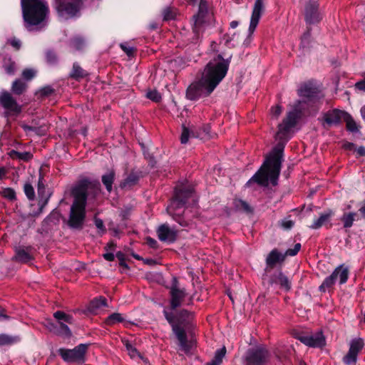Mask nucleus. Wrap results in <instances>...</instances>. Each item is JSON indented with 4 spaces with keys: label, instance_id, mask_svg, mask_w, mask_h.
Listing matches in <instances>:
<instances>
[{
    "label": "nucleus",
    "instance_id": "obj_43",
    "mask_svg": "<svg viewBox=\"0 0 365 365\" xmlns=\"http://www.w3.org/2000/svg\"><path fill=\"white\" fill-rule=\"evenodd\" d=\"M226 354V348L223 346L221 349H217L214 358L210 361L215 365H220L222 362V359Z\"/></svg>",
    "mask_w": 365,
    "mask_h": 365
},
{
    "label": "nucleus",
    "instance_id": "obj_44",
    "mask_svg": "<svg viewBox=\"0 0 365 365\" xmlns=\"http://www.w3.org/2000/svg\"><path fill=\"white\" fill-rule=\"evenodd\" d=\"M141 148L143 150V153L144 158L148 160V165L151 168H154L156 165V160L155 159V157L149 151V150L145 148V146L143 144H141Z\"/></svg>",
    "mask_w": 365,
    "mask_h": 365
},
{
    "label": "nucleus",
    "instance_id": "obj_19",
    "mask_svg": "<svg viewBox=\"0 0 365 365\" xmlns=\"http://www.w3.org/2000/svg\"><path fill=\"white\" fill-rule=\"evenodd\" d=\"M47 328L53 334L59 336L63 339H70L72 336V331L68 325L63 322L56 321L53 322L48 321L47 323Z\"/></svg>",
    "mask_w": 365,
    "mask_h": 365
},
{
    "label": "nucleus",
    "instance_id": "obj_33",
    "mask_svg": "<svg viewBox=\"0 0 365 365\" xmlns=\"http://www.w3.org/2000/svg\"><path fill=\"white\" fill-rule=\"evenodd\" d=\"M107 305V299L101 297L100 298H95L89 303L87 309L91 313L96 312L99 308L106 307Z\"/></svg>",
    "mask_w": 365,
    "mask_h": 365
},
{
    "label": "nucleus",
    "instance_id": "obj_10",
    "mask_svg": "<svg viewBox=\"0 0 365 365\" xmlns=\"http://www.w3.org/2000/svg\"><path fill=\"white\" fill-rule=\"evenodd\" d=\"M293 335L295 339L311 348L322 349L326 346V338L322 330L314 334L295 331Z\"/></svg>",
    "mask_w": 365,
    "mask_h": 365
},
{
    "label": "nucleus",
    "instance_id": "obj_42",
    "mask_svg": "<svg viewBox=\"0 0 365 365\" xmlns=\"http://www.w3.org/2000/svg\"><path fill=\"white\" fill-rule=\"evenodd\" d=\"M124 346H125L128 354L131 358H135V356H138L139 358L143 359L141 354L138 351V349L134 347L131 343L128 340L123 341Z\"/></svg>",
    "mask_w": 365,
    "mask_h": 365
},
{
    "label": "nucleus",
    "instance_id": "obj_11",
    "mask_svg": "<svg viewBox=\"0 0 365 365\" xmlns=\"http://www.w3.org/2000/svg\"><path fill=\"white\" fill-rule=\"evenodd\" d=\"M269 358V352L267 348L258 346L247 350L244 356L245 365H264Z\"/></svg>",
    "mask_w": 365,
    "mask_h": 365
},
{
    "label": "nucleus",
    "instance_id": "obj_13",
    "mask_svg": "<svg viewBox=\"0 0 365 365\" xmlns=\"http://www.w3.org/2000/svg\"><path fill=\"white\" fill-rule=\"evenodd\" d=\"M285 252H280L278 249H272L267 255L265 258V268L264 269V274L262 275V279H265V276L270 271L278 265H282L286 259Z\"/></svg>",
    "mask_w": 365,
    "mask_h": 365
},
{
    "label": "nucleus",
    "instance_id": "obj_1",
    "mask_svg": "<svg viewBox=\"0 0 365 365\" xmlns=\"http://www.w3.org/2000/svg\"><path fill=\"white\" fill-rule=\"evenodd\" d=\"M170 295V309L175 312H169L167 308L163 311L165 319L171 327L172 331L175 334L179 342L180 349L185 352L188 353L191 350V343L188 341L186 329L190 328V317L192 312L179 308L186 297V291L184 288H179V281L176 277H173L171 284L169 287Z\"/></svg>",
    "mask_w": 365,
    "mask_h": 365
},
{
    "label": "nucleus",
    "instance_id": "obj_38",
    "mask_svg": "<svg viewBox=\"0 0 365 365\" xmlns=\"http://www.w3.org/2000/svg\"><path fill=\"white\" fill-rule=\"evenodd\" d=\"M61 217V213L57 208L53 209L51 213L44 219L43 222L48 224L52 223L53 225L58 224L60 218Z\"/></svg>",
    "mask_w": 365,
    "mask_h": 365
},
{
    "label": "nucleus",
    "instance_id": "obj_26",
    "mask_svg": "<svg viewBox=\"0 0 365 365\" xmlns=\"http://www.w3.org/2000/svg\"><path fill=\"white\" fill-rule=\"evenodd\" d=\"M211 127L209 124H205L202 126L199 130L192 129V138H200L202 140H208L212 138L210 133Z\"/></svg>",
    "mask_w": 365,
    "mask_h": 365
},
{
    "label": "nucleus",
    "instance_id": "obj_37",
    "mask_svg": "<svg viewBox=\"0 0 365 365\" xmlns=\"http://www.w3.org/2000/svg\"><path fill=\"white\" fill-rule=\"evenodd\" d=\"M364 342L361 338L354 339L350 343L349 351L358 355L360 351L364 348Z\"/></svg>",
    "mask_w": 365,
    "mask_h": 365
},
{
    "label": "nucleus",
    "instance_id": "obj_22",
    "mask_svg": "<svg viewBox=\"0 0 365 365\" xmlns=\"http://www.w3.org/2000/svg\"><path fill=\"white\" fill-rule=\"evenodd\" d=\"M158 239L168 244L173 243L177 240V232L170 229L168 224H163L157 229Z\"/></svg>",
    "mask_w": 365,
    "mask_h": 365
},
{
    "label": "nucleus",
    "instance_id": "obj_7",
    "mask_svg": "<svg viewBox=\"0 0 365 365\" xmlns=\"http://www.w3.org/2000/svg\"><path fill=\"white\" fill-rule=\"evenodd\" d=\"M89 346V344H80L73 349L60 348L58 353L66 363L83 364Z\"/></svg>",
    "mask_w": 365,
    "mask_h": 365
},
{
    "label": "nucleus",
    "instance_id": "obj_40",
    "mask_svg": "<svg viewBox=\"0 0 365 365\" xmlns=\"http://www.w3.org/2000/svg\"><path fill=\"white\" fill-rule=\"evenodd\" d=\"M356 214L355 212H344L341 217L344 228H349L353 225Z\"/></svg>",
    "mask_w": 365,
    "mask_h": 365
},
{
    "label": "nucleus",
    "instance_id": "obj_45",
    "mask_svg": "<svg viewBox=\"0 0 365 365\" xmlns=\"http://www.w3.org/2000/svg\"><path fill=\"white\" fill-rule=\"evenodd\" d=\"M311 31L312 29L309 26L307 27V31L304 33L301 38V45L303 48H307L311 43Z\"/></svg>",
    "mask_w": 365,
    "mask_h": 365
},
{
    "label": "nucleus",
    "instance_id": "obj_36",
    "mask_svg": "<svg viewBox=\"0 0 365 365\" xmlns=\"http://www.w3.org/2000/svg\"><path fill=\"white\" fill-rule=\"evenodd\" d=\"M18 336H11L6 334H0V346L12 345L20 341Z\"/></svg>",
    "mask_w": 365,
    "mask_h": 365
},
{
    "label": "nucleus",
    "instance_id": "obj_27",
    "mask_svg": "<svg viewBox=\"0 0 365 365\" xmlns=\"http://www.w3.org/2000/svg\"><path fill=\"white\" fill-rule=\"evenodd\" d=\"M104 323L107 326H113L116 323H123L125 326L130 324V321L126 320L120 313H112L108 315L104 320Z\"/></svg>",
    "mask_w": 365,
    "mask_h": 365
},
{
    "label": "nucleus",
    "instance_id": "obj_28",
    "mask_svg": "<svg viewBox=\"0 0 365 365\" xmlns=\"http://www.w3.org/2000/svg\"><path fill=\"white\" fill-rule=\"evenodd\" d=\"M88 75V72L82 68L77 62L73 63L72 69L69 73L70 78L79 81L81 79L86 77Z\"/></svg>",
    "mask_w": 365,
    "mask_h": 365
},
{
    "label": "nucleus",
    "instance_id": "obj_32",
    "mask_svg": "<svg viewBox=\"0 0 365 365\" xmlns=\"http://www.w3.org/2000/svg\"><path fill=\"white\" fill-rule=\"evenodd\" d=\"M27 87L25 82L18 78L12 83L11 91L14 95L20 96L26 91Z\"/></svg>",
    "mask_w": 365,
    "mask_h": 365
},
{
    "label": "nucleus",
    "instance_id": "obj_8",
    "mask_svg": "<svg viewBox=\"0 0 365 365\" xmlns=\"http://www.w3.org/2000/svg\"><path fill=\"white\" fill-rule=\"evenodd\" d=\"M82 0H55L54 8L59 16L68 19L79 13Z\"/></svg>",
    "mask_w": 365,
    "mask_h": 365
},
{
    "label": "nucleus",
    "instance_id": "obj_63",
    "mask_svg": "<svg viewBox=\"0 0 365 365\" xmlns=\"http://www.w3.org/2000/svg\"><path fill=\"white\" fill-rule=\"evenodd\" d=\"M146 244L151 248L156 249L158 247V243L156 241V240L150 237H146Z\"/></svg>",
    "mask_w": 365,
    "mask_h": 365
},
{
    "label": "nucleus",
    "instance_id": "obj_62",
    "mask_svg": "<svg viewBox=\"0 0 365 365\" xmlns=\"http://www.w3.org/2000/svg\"><path fill=\"white\" fill-rule=\"evenodd\" d=\"M33 158V155L30 152L20 153L18 156V159L24 161H29Z\"/></svg>",
    "mask_w": 365,
    "mask_h": 365
},
{
    "label": "nucleus",
    "instance_id": "obj_59",
    "mask_svg": "<svg viewBox=\"0 0 365 365\" xmlns=\"http://www.w3.org/2000/svg\"><path fill=\"white\" fill-rule=\"evenodd\" d=\"M94 223L96 227L99 230V232H101V234H104L106 232V229L104 226L103 221L100 219L95 217L94 218Z\"/></svg>",
    "mask_w": 365,
    "mask_h": 365
},
{
    "label": "nucleus",
    "instance_id": "obj_21",
    "mask_svg": "<svg viewBox=\"0 0 365 365\" xmlns=\"http://www.w3.org/2000/svg\"><path fill=\"white\" fill-rule=\"evenodd\" d=\"M264 0H255L249 26L250 34H253L256 29L264 11Z\"/></svg>",
    "mask_w": 365,
    "mask_h": 365
},
{
    "label": "nucleus",
    "instance_id": "obj_61",
    "mask_svg": "<svg viewBox=\"0 0 365 365\" xmlns=\"http://www.w3.org/2000/svg\"><path fill=\"white\" fill-rule=\"evenodd\" d=\"M8 42L9 43V44L13 46L15 50L18 51L20 49L21 46V41L19 40L18 38H13L10 40L8 41Z\"/></svg>",
    "mask_w": 365,
    "mask_h": 365
},
{
    "label": "nucleus",
    "instance_id": "obj_16",
    "mask_svg": "<svg viewBox=\"0 0 365 365\" xmlns=\"http://www.w3.org/2000/svg\"><path fill=\"white\" fill-rule=\"evenodd\" d=\"M269 286L278 284L280 289L289 292L292 289V282L289 278L283 273L282 269H276L273 273L265 276V279Z\"/></svg>",
    "mask_w": 365,
    "mask_h": 365
},
{
    "label": "nucleus",
    "instance_id": "obj_58",
    "mask_svg": "<svg viewBox=\"0 0 365 365\" xmlns=\"http://www.w3.org/2000/svg\"><path fill=\"white\" fill-rule=\"evenodd\" d=\"M301 244L300 243H297L294 245V248L292 249H288L286 250L285 252V255L286 256H291V257H293V256H295L297 255V253L299 252L300 249H301Z\"/></svg>",
    "mask_w": 365,
    "mask_h": 365
},
{
    "label": "nucleus",
    "instance_id": "obj_49",
    "mask_svg": "<svg viewBox=\"0 0 365 365\" xmlns=\"http://www.w3.org/2000/svg\"><path fill=\"white\" fill-rule=\"evenodd\" d=\"M24 191L29 200H34L35 198V192L31 184L27 182L24 186Z\"/></svg>",
    "mask_w": 365,
    "mask_h": 365
},
{
    "label": "nucleus",
    "instance_id": "obj_2",
    "mask_svg": "<svg viewBox=\"0 0 365 365\" xmlns=\"http://www.w3.org/2000/svg\"><path fill=\"white\" fill-rule=\"evenodd\" d=\"M101 192V185L97 179L83 178L72 186L70 195L73 200L66 222L70 229L81 230L83 228L86 220L87 201L96 200Z\"/></svg>",
    "mask_w": 365,
    "mask_h": 365
},
{
    "label": "nucleus",
    "instance_id": "obj_4",
    "mask_svg": "<svg viewBox=\"0 0 365 365\" xmlns=\"http://www.w3.org/2000/svg\"><path fill=\"white\" fill-rule=\"evenodd\" d=\"M284 143H278L265 158V160L259 170L246 182L245 187H250L253 183L266 187L269 182L276 186L281 172L282 163L284 157Z\"/></svg>",
    "mask_w": 365,
    "mask_h": 365
},
{
    "label": "nucleus",
    "instance_id": "obj_55",
    "mask_svg": "<svg viewBox=\"0 0 365 365\" xmlns=\"http://www.w3.org/2000/svg\"><path fill=\"white\" fill-rule=\"evenodd\" d=\"M146 97L156 103L161 100V96L156 90L148 91L146 94Z\"/></svg>",
    "mask_w": 365,
    "mask_h": 365
},
{
    "label": "nucleus",
    "instance_id": "obj_64",
    "mask_svg": "<svg viewBox=\"0 0 365 365\" xmlns=\"http://www.w3.org/2000/svg\"><path fill=\"white\" fill-rule=\"evenodd\" d=\"M21 128L26 133H30V132L35 133L37 126H33V125H29L26 124H23V125H21Z\"/></svg>",
    "mask_w": 365,
    "mask_h": 365
},
{
    "label": "nucleus",
    "instance_id": "obj_5",
    "mask_svg": "<svg viewBox=\"0 0 365 365\" xmlns=\"http://www.w3.org/2000/svg\"><path fill=\"white\" fill-rule=\"evenodd\" d=\"M24 26L31 30L34 26L43 25L49 15V8L43 0H21Z\"/></svg>",
    "mask_w": 365,
    "mask_h": 365
},
{
    "label": "nucleus",
    "instance_id": "obj_34",
    "mask_svg": "<svg viewBox=\"0 0 365 365\" xmlns=\"http://www.w3.org/2000/svg\"><path fill=\"white\" fill-rule=\"evenodd\" d=\"M2 67L8 75H14L16 72V63L10 56H6L4 57Z\"/></svg>",
    "mask_w": 365,
    "mask_h": 365
},
{
    "label": "nucleus",
    "instance_id": "obj_30",
    "mask_svg": "<svg viewBox=\"0 0 365 365\" xmlns=\"http://www.w3.org/2000/svg\"><path fill=\"white\" fill-rule=\"evenodd\" d=\"M86 46V38L81 35L74 36L69 41V46L74 48L76 51H83Z\"/></svg>",
    "mask_w": 365,
    "mask_h": 365
},
{
    "label": "nucleus",
    "instance_id": "obj_31",
    "mask_svg": "<svg viewBox=\"0 0 365 365\" xmlns=\"http://www.w3.org/2000/svg\"><path fill=\"white\" fill-rule=\"evenodd\" d=\"M115 178V173L114 170H110L101 177V180L106 190L110 192L113 190V184Z\"/></svg>",
    "mask_w": 365,
    "mask_h": 365
},
{
    "label": "nucleus",
    "instance_id": "obj_60",
    "mask_svg": "<svg viewBox=\"0 0 365 365\" xmlns=\"http://www.w3.org/2000/svg\"><path fill=\"white\" fill-rule=\"evenodd\" d=\"M120 47L128 56H133L135 53V49L133 47L128 46L125 43H121Z\"/></svg>",
    "mask_w": 365,
    "mask_h": 365
},
{
    "label": "nucleus",
    "instance_id": "obj_51",
    "mask_svg": "<svg viewBox=\"0 0 365 365\" xmlns=\"http://www.w3.org/2000/svg\"><path fill=\"white\" fill-rule=\"evenodd\" d=\"M46 58L48 63L56 65L58 63V56L53 51H48L46 53Z\"/></svg>",
    "mask_w": 365,
    "mask_h": 365
},
{
    "label": "nucleus",
    "instance_id": "obj_39",
    "mask_svg": "<svg viewBox=\"0 0 365 365\" xmlns=\"http://www.w3.org/2000/svg\"><path fill=\"white\" fill-rule=\"evenodd\" d=\"M234 205L238 210H242L247 214L253 212L252 207L246 201L242 199H235L234 200Z\"/></svg>",
    "mask_w": 365,
    "mask_h": 365
},
{
    "label": "nucleus",
    "instance_id": "obj_9",
    "mask_svg": "<svg viewBox=\"0 0 365 365\" xmlns=\"http://www.w3.org/2000/svg\"><path fill=\"white\" fill-rule=\"evenodd\" d=\"M349 276V269L345 266L344 264H340L336 267L332 273L327 277L322 284L319 287V290L321 292H325L327 289L331 288L336 283V279L339 278V284H345Z\"/></svg>",
    "mask_w": 365,
    "mask_h": 365
},
{
    "label": "nucleus",
    "instance_id": "obj_12",
    "mask_svg": "<svg viewBox=\"0 0 365 365\" xmlns=\"http://www.w3.org/2000/svg\"><path fill=\"white\" fill-rule=\"evenodd\" d=\"M0 105L5 109L4 113L5 118H9L12 115L17 116L21 113V106L8 91L1 93Z\"/></svg>",
    "mask_w": 365,
    "mask_h": 365
},
{
    "label": "nucleus",
    "instance_id": "obj_29",
    "mask_svg": "<svg viewBox=\"0 0 365 365\" xmlns=\"http://www.w3.org/2000/svg\"><path fill=\"white\" fill-rule=\"evenodd\" d=\"M343 121L346 123V128L347 131L356 133L360 131V125H359L353 117L348 112H346Z\"/></svg>",
    "mask_w": 365,
    "mask_h": 365
},
{
    "label": "nucleus",
    "instance_id": "obj_48",
    "mask_svg": "<svg viewBox=\"0 0 365 365\" xmlns=\"http://www.w3.org/2000/svg\"><path fill=\"white\" fill-rule=\"evenodd\" d=\"M1 193L4 197H5L9 200L13 201L16 199V192L13 188H11V187L4 188Z\"/></svg>",
    "mask_w": 365,
    "mask_h": 365
},
{
    "label": "nucleus",
    "instance_id": "obj_3",
    "mask_svg": "<svg viewBox=\"0 0 365 365\" xmlns=\"http://www.w3.org/2000/svg\"><path fill=\"white\" fill-rule=\"evenodd\" d=\"M231 57L224 58L218 54L205 66L201 77L192 83L186 90V97L190 101H197L211 95L226 76Z\"/></svg>",
    "mask_w": 365,
    "mask_h": 365
},
{
    "label": "nucleus",
    "instance_id": "obj_41",
    "mask_svg": "<svg viewBox=\"0 0 365 365\" xmlns=\"http://www.w3.org/2000/svg\"><path fill=\"white\" fill-rule=\"evenodd\" d=\"M52 195V192L48 191V194L44 197H38V210L34 214V216H38L42 212L44 207L48 205V201L50 200L51 196Z\"/></svg>",
    "mask_w": 365,
    "mask_h": 365
},
{
    "label": "nucleus",
    "instance_id": "obj_14",
    "mask_svg": "<svg viewBox=\"0 0 365 365\" xmlns=\"http://www.w3.org/2000/svg\"><path fill=\"white\" fill-rule=\"evenodd\" d=\"M319 4L316 0H309L304 5V21L307 24H316L322 19L319 11Z\"/></svg>",
    "mask_w": 365,
    "mask_h": 365
},
{
    "label": "nucleus",
    "instance_id": "obj_20",
    "mask_svg": "<svg viewBox=\"0 0 365 365\" xmlns=\"http://www.w3.org/2000/svg\"><path fill=\"white\" fill-rule=\"evenodd\" d=\"M208 12L207 4L204 0H200L199 6H198V12L195 15L193 16L192 19L194 20V24L192 27L193 32L195 34H198L200 32V27L205 22V18Z\"/></svg>",
    "mask_w": 365,
    "mask_h": 365
},
{
    "label": "nucleus",
    "instance_id": "obj_15",
    "mask_svg": "<svg viewBox=\"0 0 365 365\" xmlns=\"http://www.w3.org/2000/svg\"><path fill=\"white\" fill-rule=\"evenodd\" d=\"M300 115L301 111L297 109L287 113L286 118H284L282 123L278 126L277 135L280 139L286 135L292 128L297 125Z\"/></svg>",
    "mask_w": 365,
    "mask_h": 365
},
{
    "label": "nucleus",
    "instance_id": "obj_57",
    "mask_svg": "<svg viewBox=\"0 0 365 365\" xmlns=\"http://www.w3.org/2000/svg\"><path fill=\"white\" fill-rule=\"evenodd\" d=\"M35 76V71L31 68H26L22 72V77L26 81H31Z\"/></svg>",
    "mask_w": 365,
    "mask_h": 365
},
{
    "label": "nucleus",
    "instance_id": "obj_50",
    "mask_svg": "<svg viewBox=\"0 0 365 365\" xmlns=\"http://www.w3.org/2000/svg\"><path fill=\"white\" fill-rule=\"evenodd\" d=\"M54 93L55 89L53 88L51 86H46L41 88L38 91V94L41 98L48 97L53 95Z\"/></svg>",
    "mask_w": 365,
    "mask_h": 365
},
{
    "label": "nucleus",
    "instance_id": "obj_6",
    "mask_svg": "<svg viewBox=\"0 0 365 365\" xmlns=\"http://www.w3.org/2000/svg\"><path fill=\"white\" fill-rule=\"evenodd\" d=\"M297 94L301 98L298 101L309 106H313L323 99L324 95L321 87L313 80L308 81L301 84L297 90Z\"/></svg>",
    "mask_w": 365,
    "mask_h": 365
},
{
    "label": "nucleus",
    "instance_id": "obj_24",
    "mask_svg": "<svg viewBox=\"0 0 365 365\" xmlns=\"http://www.w3.org/2000/svg\"><path fill=\"white\" fill-rule=\"evenodd\" d=\"M140 176L139 173L132 171L129 173L125 179L120 184V187L125 190H131L134 186L138 185Z\"/></svg>",
    "mask_w": 365,
    "mask_h": 365
},
{
    "label": "nucleus",
    "instance_id": "obj_53",
    "mask_svg": "<svg viewBox=\"0 0 365 365\" xmlns=\"http://www.w3.org/2000/svg\"><path fill=\"white\" fill-rule=\"evenodd\" d=\"M173 220L178 222L181 227H186L189 225V222L186 220L183 215L178 214L172 215Z\"/></svg>",
    "mask_w": 365,
    "mask_h": 365
},
{
    "label": "nucleus",
    "instance_id": "obj_23",
    "mask_svg": "<svg viewBox=\"0 0 365 365\" xmlns=\"http://www.w3.org/2000/svg\"><path fill=\"white\" fill-rule=\"evenodd\" d=\"M193 190L190 187L176 188L174 193V200L177 202L178 207H183L191 197Z\"/></svg>",
    "mask_w": 365,
    "mask_h": 365
},
{
    "label": "nucleus",
    "instance_id": "obj_54",
    "mask_svg": "<svg viewBox=\"0 0 365 365\" xmlns=\"http://www.w3.org/2000/svg\"><path fill=\"white\" fill-rule=\"evenodd\" d=\"M117 259L119 261V265L124 269H129L128 264L125 262V257L123 252L119 251L115 255Z\"/></svg>",
    "mask_w": 365,
    "mask_h": 365
},
{
    "label": "nucleus",
    "instance_id": "obj_18",
    "mask_svg": "<svg viewBox=\"0 0 365 365\" xmlns=\"http://www.w3.org/2000/svg\"><path fill=\"white\" fill-rule=\"evenodd\" d=\"M35 249L32 246H19L15 249L13 259L16 262L27 264L34 259Z\"/></svg>",
    "mask_w": 365,
    "mask_h": 365
},
{
    "label": "nucleus",
    "instance_id": "obj_25",
    "mask_svg": "<svg viewBox=\"0 0 365 365\" xmlns=\"http://www.w3.org/2000/svg\"><path fill=\"white\" fill-rule=\"evenodd\" d=\"M333 215L334 212L331 210H328L327 211L321 213L319 217L314 220L309 227L312 230H318L328 222Z\"/></svg>",
    "mask_w": 365,
    "mask_h": 365
},
{
    "label": "nucleus",
    "instance_id": "obj_46",
    "mask_svg": "<svg viewBox=\"0 0 365 365\" xmlns=\"http://www.w3.org/2000/svg\"><path fill=\"white\" fill-rule=\"evenodd\" d=\"M358 355L348 351V353L343 357L342 361L346 365L355 364L357 361Z\"/></svg>",
    "mask_w": 365,
    "mask_h": 365
},
{
    "label": "nucleus",
    "instance_id": "obj_52",
    "mask_svg": "<svg viewBox=\"0 0 365 365\" xmlns=\"http://www.w3.org/2000/svg\"><path fill=\"white\" fill-rule=\"evenodd\" d=\"M163 20L164 21H170L175 19V12L170 7H166L163 11Z\"/></svg>",
    "mask_w": 365,
    "mask_h": 365
},
{
    "label": "nucleus",
    "instance_id": "obj_17",
    "mask_svg": "<svg viewBox=\"0 0 365 365\" xmlns=\"http://www.w3.org/2000/svg\"><path fill=\"white\" fill-rule=\"evenodd\" d=\"M345 110L334 108L323 114L322 125L324 128L340 125L346 114Z\"/></svg>",
    "mask_w": 365,
    "mask_h": 365
},
{
    "label": "nucleus",
    "instance_id": "obj_47",
    "mask_svg": "<svg viewBox=\"0 0 365 365\" xmlns=\"http://www.w3.org/2000/svg\"><path fill=\"white\" fill-rule=\"evenodd\" d=\"M190 137H192V130H190L185 125H182L180 143L182 144H186Z\"/></svg>",
    "mask_w": 365,
    "mask_h": 365
},
{
    "label": "nucleus",
    "instance_id": "obj_35",
    "mask_svg": "<svg viewBox=\"0 0 365 365\" xmlns=\"http://www.w3.org/2000/svg\"><path fill=\"white\" fill-rule=\"evenodd\" d=\"M53 317L56 319V321L63 322L65 324H73L74 319L73 316L66 314L63 311H56L53 313Z\"/></svg>",
    "mask_w": 365,
    "mask_h": 365
},
{
    "label": "nucleus",
    "instance_id": "obj_56",
    "mask_svg": "<svg viewBox=\"0 0 365 365\" xmlns=\"http://www.w3.org/2000/svg\"><path fill=\"white\" fill-rule=\"evenodd\" d=\"M279 225L284 230H290L294 225V222L292 220L284 219L279 222Z\"/></svg>",
    "mask_w": 365,
    "mask_h": 365
}]
</instances>
